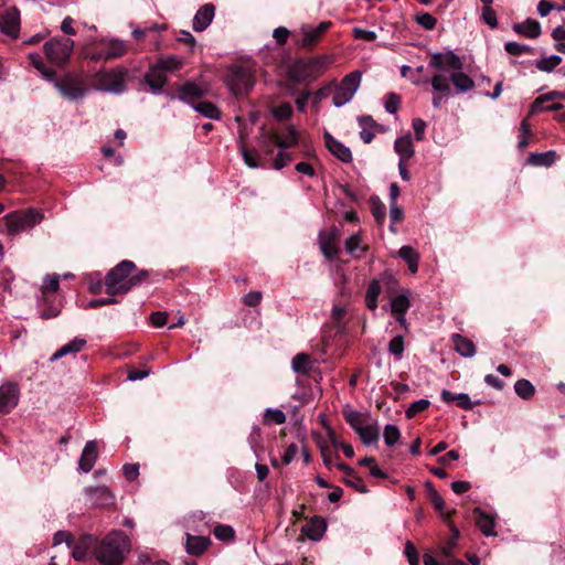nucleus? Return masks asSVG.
<instances>
[{"label":"nucleus","instance_id":"obj_55","mask_svg":"<svg viewBox=\"0 0 565 565\" xmlns=\"http://www.w3.org/2000/svg\"><path fill=\"white\" fill-rule=\"evenodd\" d=\"M429 406L428 399H418L409 405V407L406 409V417L413 418L418 413L425 411Z\"/></svg>","mask_w":565,"mask_h":565},{"label":"nucleus","instance_id":"obj_16","mask_svg":"<svg viewBox=\"0 0 565 565\" xmlns=\"http://www.w3.org/2000/svg\"><path fill=\"white\" fill-rule=\"evenodd\" d=\"M97 539L90 534L82 535L72 547V556L75 561H86L89 550L95 552Z\"/></svg>","mask_w":565,"mask_h":565},{"label":"nucleus","instance_id":"obj_6","mask_svg":"<svg viewBox=\"0 0 565 565\" xmlns=\"http://www.w3.org/2000/svg\"><path fill=\"white\" fill-rule=\"evenodd\" d=\"M43 217V214L35 209H29L24 212L9 213L4 217L7 232L10 235H17L29 231L40 224Z\"/></svg>","mask_w":565,"mask_h":565},{"label":"nucleus","instance_id":"obj_39","mask_svg":"<svg viewBox=\"0 0 565 565\" xmlns=\"http://www.w3.org/2000/svg\"><path fill=\"white\" fill-rule=\"evenodd\" d=\"M329 151L343 162L352 160V152L344 143H326Z\"/></svg>","mask_w":565,"mask_h":565},{"label":"nucleus","instance_id":"obj_8","mask_svg":"<svg viewBox=\"0 0 565 565\" xmlns=\"http://www.w3.org/2000/svg\"><path fill=\"white\" fill-rule=\"evenodd\" d=\"M362 81V73L353 71L347 74L334 87L332 104L335 107L344 106L350 103L358 92Z\"/></svg>","mask_w":565,"mask_h":565},{"label":"nucleus","instance_id":"obj_37","mask_svg":"<svg viewBox=\"0 0 565 565\" xmlns=\"http://www.w3.org/2000/svg\"><path fill=\"white\" fill-rule=\"evenodd\" d=\"M192 107L195 111L210 119H217L221 114L218 108L211 102H198Z\"/></svg>","mask_w":565,"mask_h":565},{"label":"nucleus","instance_id":"obj_28","mask_svg":"<svg viewBox=\"0 0 565 565\" xmlns=\"http://www.w3.org/2000/svg\"><path fill=\"white\" fill-rule=\"evenodd\" d=\"M210 543L207 537L186 534L185 550L190 555L200 556Z\"/></svg>","mask_w":565,"mask_h":565},{"label":"nucleus","instance_id":"obj_23","mask_svg":"<svg viewBox=\"0 0 565 565\" xmlns=\"http://www.w3.org/2000/svg\"><path fill=\"white\" fill-rule=\"evenodd\" d=\"M391 280V276L383 275L380 279H373L370 282L365 294V303L370 310L374 311L377 308V298L382 291V284L390 282Z\"/></svg>","mask_w":565,"mask_h":565},{"label":"nucleus","instance_id":"obj_12","mask_svg":"<svg viewBox=\"0 0 565 565\" xmlns=\"http://www.w3.org/2000/svg\"><path fill=\"white\" fill-rule=\"evenodd\" d=\"M84 492L87 501L94 507H110L115 502V495L105 486L86 487Z\"/></svg>","mask_w":565,"mask_h":565},{"label":"nucleus","instance_id":"obj_57","mask_svg":"<svg viewBox=\"0 0 565 565\" xmlns=\"http://www.w3.org/2000/svg\"><path fill=\"white\" fill-rule=\"evenodd\" d=\"M401 105V97L395 93H390L385 98V109L390 114H395Z\"/></svg>","mask_w":565,"mask_h":565},{"label":"nucleus","instance_id":"obj_38","mask_svg":"<svg viewBox=\"0 0 565 565\" xmlns=\"http://www.w3.org/2000/svg\"><path fill=\"white\" fill-rule=\"evenodd\" d=\"M391 312L392 313H406L411 307V300L408 298V291L394 297L391 300Z\"/></svg>","mask_w":565,"mask_h":565},{"label":"nucleus","instance_id":"obj_63","mask_svg":"<svg viewBox=\"0 0 565 565\" xmlns=\"http://www.w3.org/2000/svg\"><path fill=\"white\" fill-rule=\"evenodd\" d=\"M263 294L260 291H250L243 297L244 305L248 307H256L260 303Z\"/></svg>","mask_w":565,"mask_h":565},{"label":"nucleus","instance_id":"obj_17","mask_svg":"<svg viewBox=\"0 0 565 565\" xmlns=\"http://www.w3.org/2000/svg\"><path fill=\"white\" fill-rule=\"evenodd\" d=\"M215 15V7L212 3L202 6L195 13L192 28L195 32H202L209 28Z\"/></svg>","mask_w":565,"mask_h":565},{"label":"nucleus","instance_id":"obj_1","mask_svg":"<svg viewBox=\"0 0 565 565\" xmlns=\"http://www.w3.org/2000/svg\"><path fill=\"white\" fill-rule=\"evenodd\" d=\"M428 67L436 71L430 81L431 87L440 93L433 97L435 108L440 107L445 98L475 87L472 78L461 72L462 62L452 51L433 53Z\"/></svg>","mask_w":565,"mask_h":565},{"label":"nucleus","instance_id":"obj_36","mask_svg":"<svg viewBox=\"0 0 565 565\" xmlns=\"http://www.w3.org/2000/svg\"><path fill=\"white\" fill-rule=\"evenodd\" d=\"M29 60L32 66L35 67L45 79H54L55 72L44 64L43 58L39 53H30Z\"/></svg>","mask_w":565,"mask_h":565},{"label":"nucleus","instance_id":"obj_5","mask_svg":"<svg viewBox=\"0 0 565 565\" xmlns=\"http://www.w3.org/2000/svg\"><path fill=\"white\" fill-rule=\"evenodd\" d=\"M225 83L235 97L249 94L255 85V72L247 65H232L228 67Z\"/></svg>","mask_w":565,"mask_h":565},{"label":"nucleus","instance_id":"obj_51","mask_svg":"<svg viewBox=\"0 0 565 565\" xmlns=\"http://www.w3.org/2000/svg\"><path fill=\"white\" fill-rule=\"evenodd\" d=\"M388 351L391 354L395 355L398 360L402 358V354L404 352L403 335H396L390 341Z\"/></svg>","mask_w":565,"mask_h":565},{"label":"nucleus","instance_id":"obj_25","mask_svg":"<svg viewBox=\"0 0 565 565\" xmlns=\"http://www.w3.org/2000/svg\"><path fill=\"white\" fill-rule=\"evenodd\" d=\"M473 514L476 516V524H477L478 529L486 536H494L495 535V531H494L495 521H494V519L490 514H488L484 511H482L480 508H476L473 510Z\"/></svg>","mask_w":565,"mask_h":565},{"label":"nucleus","instance_id":"obj_60","mask_svg":"<svg viewBox=\"0 0 565 565\" xmlns=\"http://www.w3.org/2000/svg\"><path fill=\"white\" fill-rule=\"evenodd\" d=\"M149 277V271L146 270V269H137L135 267V270L132 271L131 274V279H130V286H131V289L139 286L140 284H142L143 281H146Z\"/></svg>","mask_w":565,"mask_h":565},{"label":"nucleus","instance_id":"obj_10","mask_svg":"<svg viewBox=\"0 0 565 565\" xmlns=\"http://www.w3.org/2000/svg\"><path fill=\"white\" fill-rule=\"evenodd\" d=\"M21 31V14L15 6L0 12V32L11 40H17Z\"/></svg>","mask_w":565,"mask_h":565},{"label":"nucleus","instance_id":"obj_41","mask_svg":"<svg viewBox=\"0 0 565 565\" xmlns=\"http://www.w3.org/2000/svg\"><path fill=\"white\" fill-rule=\"evenodd\" d=\"M344 417L347 423L352 427V429L358 434L362 427L365 426V420L363 415L358 411H347L344 413Z\"/></svg>","mask_w":565,"mask_h":565},{"label":"nucleus","instance_id":"obj_3","mask_svg":"<svg viewBox=\"0 0 565 565\" xmlns=\"http://www.w3.org/2000/svg\"><path fill=\"white\" fill-rule=\"evenodd\" d=\"M130 552V541L122 531H113L97 542L95 557L103 565H121Z\"/></svg>","mask_w":565,"mask_h":565},{"label":"nucleus","instance_id":"obj_43","mask_svg":"<svg viewBox=\"0 0 565 565\" xmlns=\"http://www.w3.org/2000/svg\"><path fill=\"white\" fill-rule=\"evenodd\" d=\"M562 63V57L559 55H551L548 57H543L536 61L535 65L537 70L542 72H552L556 66Z\"/></svg>","mask_w":565,"mask_h":565},{"label":"nucleus","instance_id":"obj_48","mask_svg":"<svg viewBox=\"0 0 565 565\" xmlns=\"http://www.w3.org/2000/svg\"><path fill=\"white\" fill-rule=\"evenodd\" d=\"M60 288V276L57 274H52L45 276L43 280L42 291L45 292H56Z\"/></svg>","mask_w":565,"mask_h":565},{"label":"nucleus","instance_id":"obj_29","mask_svg":"<svg viewBox=\"0 0 565 565\" xmlns=\"http://www.w3.org/2000/svg\"><path fill=\"white\" fill-rule=\"evenodd\" d=\"M513 30L520 35H524L529 39H536L541 34V24L536 20L527 19L522 23H515L513 25Z\"/></svg>","mask_w":565,"mask_h":565},{"label":"nucleus","instance_id":"obj_7","mask_svg":"<svg viewBox=\"0 0 565 565\" xmlns=\"http://www.w3.org/2000/svg\"><path fill=\"white\" fill-rule=\"evenodd\" d=\"M51 82L60 94L70 100H77L87 93L84 77L81 74L68 73L61 78L54 77Z\"/></svg>","mask_w":565,"mask_h":565},{"label":"nucleus","instance_id":"obj_64","mask_svg":"<svg viewBox=\"0 0 565 565\" xmlns=\"http://www.w3.org/2000/svg\"><path fill=\"white\" fill-rule=\"evenodd\" d=\"M177 41L189 45L191 51H193L196 45L195 38L189 31L184 30L179 32Z\"/></svg>","mask_w":565,"mask_h":565},{"label":"nucleus","instance_id":"obj_11","mask_svg":"<svg viewBox=\"0 0 565 565\" xmlns=\"http://www.w3.org/2000/svg\"><path fill=\"white\" fill-rule=\"evenodd\" d=\"M127 71L124 68H114L104 72L98 78V88L114 94H120L126 88Z\"/></svg>","mask_w":565,"mask_h":565},{"label":"nucleus","instance_id":"obj_62","mask_svg":"<svg viewBox=\"0 0 565 565\" xmlns=\"http://www.w3.org/2000/svg\"><path fill=\"white\" fill-rule=\"evenodd\" d=\"M398 256L406 263L413 262L414 259H419L418 253L412 246L408 245L402 246L399 248Z\"/></svg>","mask_w":565,"mask_h":565},{"label":"nucleus","instance_id":"obj_58","mask_svg":"<svg viewBox=\"0 0 565 565\" xmlns=\"http://www.w3.org/2000/svg\"><path fill=\"white\" fill-rule=\"evenodd\" d=\"M482 20L491 29H495L498 26L497 13L491 8V6H483V9H482Z\"/></svg>","mask_w":565,"mask_h":565},{"label":"nucleus","instance_id":"obj_22","mask_svg":"<svg viewBox=\"0 0 565 565\" xmlns=\"http://www.w3.org/2000/svg\"><path fill=\"white\" fill-rule=\"evenodd\" d=\"M143 79L154 94L160 93L167 83L166 73L156 64L150 66V68L146 72Z\"/></svg>","mask_w":565,"mask_h":565},{"label":"nucleus","instance_id":"obj_47","mask_svg":"<svg viewBox=\"0 0 565 565\" xmlns=\"http://www.w3.org/2000/svg\"><path fill=\"white\" fill-rule=\"evenodd\" d=\"M273 116L279 120L288 119L292 115V106L289 103H281L271 109Z\"/></svg>","mask_w":565,"mask_h":565},{"label":"nucleus","instance_id":"obj_20","mask_svg":"<svg viewBox=\"0 0 565 565\" xmlns=\"http://www.w3.org/2000/svg\"><path fill=\"white\" fill-rule=\"evenodd\" d=\"M339 238L338 228L333 227L328 234L320 235L319 244L323 256L327 259H333L339 253V247L335 245V241Z\"/></svg>","mask_w":565,"mask_h":565},{"label":"nucleus","instance_id":"obj_15","mask_svg":"<svg viewBox=\"0 0 565 565\" xmlns=\"http://www.w3.org/2000/svg\"><path fill=\"white\" fill-rule=\"evenodd\" d=\"M20 391L15 383L8 382L0 386V412L10 413L19 402Z\"/></svg>","mask_w":565,"mask_h":565},{"label":"nucleus","instance_id":"obj_34","mask_svg":"<svg viewBox=\"0 0 565 565\" xmlns=\"http://www.w3.org/2000/svg\"><path fill=\"white\" fill-rule=\"evenodd\" d=\"M154 64L166 73L181 70L183 61L177 55H164L159 57Z\"/></svg>","mask_w":565,"mask_h":565},{"label":"nucleus","instance_id":"obj_44","mask_svg":"<svg viewBox=\"0 0 565 565\" xmlns=\"http://www.w3.org/2000/svg\"><path fill=\"white\" fill-rule=\"evenodd\" d=\"M384 441L388 447L394 446L401 438V431L396 425L387 424L384 427Z\"/></svg>","mask_w":565,"mask_h":565},{"label":"nucleus","instance_id":"obj_42","mask_svg":"<svg viewBox=\"0 0 565 565\" xmlns=\"http://www.w3.org/2000/svg\"><path fill=\"white\" fill-rule=\"evenodd\" d=\"M358 435L367 446L373 445L379 440V430L375 425H365Z\"/></svg>","mask_w":565,"mask_h":565},{"label":"nucleus","instance_id":"obj_13","mask_svg":"<svg viewBox=\"0 0 565 565\" xmlns=\"http://www.w3.org/2000/svg\"><path fill=\"white\" fill-rule=\"evenodd\" d=\"M127 52V44L122 40L113 39L103 41L100 50L93 56L94 60H114L122 56Z\"/></svg>","mask_w":565,"mask_h":565},{"label":"nucleus","instance_id":"obj_9","mask_svg":"<svg viewBox=\"0 0 565 565\" xmlns=\"http://www.w3.org/2000/svg\"><path fill=\"white\" fill-rule=\"evenodd\" d=\"M74 41L70 38H52L44 44L46 58L56 66L65 65L73 53Z\"/></svg>","mask_w":565,"mask_h":565},{"label":"nucleus","instance_id":"obj_53","mask_svg":"<svg viewBox=\"0 0 565 565\" xmlns=\"http://www.w3.org/2000/svg\"><path fill=\"white\" fill-rule=\"evenodd\" d=\"M416 22L425 30H434L437 24V19L428 12L420 13L416 17Z\"/></svg>","mask_w":565,"mask_h":565},{"label":"nucleus","instance_id":"obj_4","mask_svg":"<svg viewBox=\"0 0 565 565\" xmlns=\"http://www.w3.org/2000/svg\"><path fill=\"white\" fill-rule=\"evenodd\" d=\"M134 270L135 263L127 259L111 268L105 276L106 292L109 296L128 294L131 290L130 279Z\"/></svg>","mask_w":565,"mask_h":565},{"label":"nucleus","instance_id":"obj_61","mask_svg":"<svg viewBox=\"0 0 565 565\" xmlns=\"http://www.w3.org/2000/svg\"><path fill=\"white\" fill-rule=\"evenodd\" d=\"M352 33H353L354 39L363 40V41H367V42H372V41L376 40V38H377V35L374 31L364 30L362 28H354L352 30Z\"/></svg>","mask_w":565,"mask_h":565},{"label":"nucleus","instance_id":"obj_54","mask_svg":"<svg viewBox=\"0 0 565 565\" xmlns=\"http://www.w3.org/2000/svg\"><path fill=\"white\" fill-rule=\"evenodd\" d=\"M361 237L359 234H353L345 239V249L347 252L354 256L358 250H364L361 246Z\"/></svg>","mask_w":565,"mask_h":565},{"label":"nucleus","instance_id":"obj_14","mask_svg":"<svg viewBox=\"0 0 565 565\" xmlns=\"http://www.w3.org/2000/svg\"><path fill=\"white\" fill-rule=\"evenodd\" d=\"M564 97L565 93L556 90L541 95L532 104L531 111L533 114L540 111H558L563 109V105L559 103H554V100Z\"/></svg>","mask_w":565,"mask_h":565},{"label":"nucleus","instance_id":"obj_40","mask_svg":"<svg viewBox=\"0 0 565 565\" xmlns=\"http://www.w3.org/2000/svg\"><path fill=\"white\" fill-rule=\"evenodd\" d=\"M514 391L519 397L522 399H529L531 398L534 393L535 388L533 384L525 379L518 380L514 384Z\"/></svg>","mask_w":565,"mask_h":565},{"label":"nucleus","instance_id":"obj_27","mask_svg":"<svg viewBox=\"0 0 565 565\" xmlns=\"http://www.w3.org/2000/svg\"><path fill=\"white\" fill-rule=\"evenodd\" d=\"M451 341L454 343V348L457 353H459L463 358H472L476 354V345L475 343L468 339L462 337L459 333H454L451 335Z\"/></svg>","mask_w":565,"mask_h":565},{"label":"nucleus","instance_id":"obj_21","mask_svg":"<svg viewBox=\"0 0 565 565\" xmlns=\"http://www.w3.org/2000/svg\"><path fill=\"white\" fill-rule=\"evenodd\" d=\"M332 22L322 21L317 26H308L302 29V46H311L316 44L320 38L331 28Z\"/></svg>","mask_w":565,"mask_h":565},{"label":"nucleus","instance_id":"obj_26","mask_svg":"<svg viewBox=\"0 0 565 565\" xmlns=\"http://www.w3.org/2000/svg\"><path fill=\"white\" fill-rule=\"evenodd\" d=\"M327 524L322 518H312L303 527L302 533L312 541H318L326 532Z\"/></svg>","mask_w":565,"mask_h":565},{"label":"nucleus","instance_id":"obj_33","mask_svg":"<svg viewBox=\"0 0 565 565\" xmlns=\"http://www.w3.org/2000/svg\"><path fill=\"white\" fill-rule=\"evenodd\" d=\"M557 154L554 150L546 152H533L529 156L527 162L532 166L550 167L555 162Z\"/></svg>","mask_w":565,"mask_h":565},{"label":"nucleus","instance_id":"obj_56","mask_svg":"<svg viewBox=\"0 0 565 565\" xmlns=\"http://www.w3.org/2000/svg\"><path fill=\"white\" fill-rule=\"evenodd\" d=\"M372 214L376 222L382 224L386 216V207L380 200H372Z\"/></svg>","mask_w":565,"mask_h":565},{"label":"nucleus","instance_id":"obj_32","mask_svg":"<svg viewBox=\"0 0 565 565\" xmlns=\"http://www.w3.org/2000/svg\"><path fill=\"white\" fill-rule=\"evenodd\" d=\"M291 367L295 373L308 375L312 369V361L307 353H298L292 358Z\"/></svg>","mask_w":565,"mask_h":565},{"label":"nucleus","instance_id":"obj_35","mask_svg":"<svg viewBox=\"0 0 565 565\" xmlns=\"http://www.w3.org/2000/svg\"><path fill=\"white\" fill-rule=\"evenodd\" d=\"M450 530H451V536L438 551L439 555H441L443 557H445L447 559H450L454 557V548L456 547L457 541L460 536L459 530L454 524L450 525Z\"/></svg>","mask_w":565,"mask_h":565},{"label":"nucleus","instance_id":"obj_52","mask_svg":"<svg viewBox=\"0 0 565 565\" xmlns=\"http://www.w3.org/2000/svg\"><path fill=\"white\" fill-rule=\"evenodd\" d=\"M216 539L221 541H231L234 537V530L230 525L220 524L213 531Z\"/></svg>","mask_w":565,"mask_h":565},{"label":"nucleus","instance_id":"obj_49","mask_svg":"<svg viewBox=\"0 0 565 565\" xmlns=\"http://www.w3.org/2000/svg\"><path fill=\"white\" fill-rule=\"evenodd\" d=\"M394 148L399 156V162H406L415 152L413 143H394Z\"/></svg>","mask_w":565,"mask_h":565},{"label":"nucleus","instance_id":"obj_31","mask_svg":"<svg viewBox=\"0 0 565 565\" xmlns=\"http://www.w3.org/2000/svg\"><path fill=\"white\" fill-rule=\"evenodd\" d=\"M430 503L434 505L436 511L444 516L446 520L450 518V514L446 511L445 502L438 491L434 488L431 482L425 484Z\"/></svg>","mask_w":565,"mask_h":565},{"label":"nucleus","instance_id":"obj_46","mask_svg":"<svg viewBox=\"0 0 565 565\" xmlns=\"http://www.w3.org/2000/svg\"><path fill=\"white\" fill-rule=\"evenodd\" d=\"M343 481L355 489L360 493H367L369 489L364 484V481L361 477L356 476L355 472H352V475H348Z\"/></svg>","mask_w":565,"mask_h":565},{"label":"nucleus","instance_id":"obj_59","mask_svg":"<svg viewBox=\"0 0 565 565\" xmlns=\"http://www.w3.org/2000/svg\"><path fill=\"white\" fill-rule=\"evenodd\" d=\"M404 554L407 557L409 565H419L418 553L415 545L412 542H406Z\"/></svg>","mask_w":565,"mask_h":565},{"label":"nucleus","instance_id":"obj_2","mask_svg":"<svg viewBox=\"0 0 565 565\" xmlns=\"http://www.w3.org/2000/svg\"><path fill=\"white\" fill-rule=\"evenodd\" d=\"M262 149L250 150L241 143V153L245 163L250 168L268 167L273 164L276 170H280L292 160L288 149L291 143H259Z\"/></svg>","mask_w":565,"mask_h":565},{"label":"nucleus","instance_id":"obj_45","mask_svg":"<svg viewBox=\"0 0 565 565\" xmlns=\"http://www.w3.org/2000/svg\"><path fill=\"white\" fill-rule=\"evenodd\" d=\"M504 50L507 53H509L510 55H522V54H532L533 53V47L529 46V45H525V44H520L518 42H507L504 44Z\"/></svg>","mask_w":565,"mask_h":565},{"label":"nucleus","instance_id":"obj_30","mask_svg":"<svg viewBox=\"0 0 565 565\" xmlns=\"http://www.w3.org/2000/svg\"><path fill=\"white\" fill-rule=\"evenodd\" d=\"M86 345V340L82 338H74L68 343L61 347L52 356L51 361L54 362L67 354H74L83 350V348Z\"/></svg>","mask_w":565,"mask_h":565},{"label":"nucleus","instance_id":"obj_19","mask_svg":"<svg viewBox=\"0 0 565 565\" xmlns=\"http://www.w3.org/2000/svg\"><path fill=\"white\" fill-rule=\"evenodd\" d=\"M360 137L363 141H371L377 134L384 132L386 127L374 121L371 116L359 117Z\"/></svg>","mask_w":565,"mask_h":565},{"label":"nucleus","instance_id":"obj_18","mask_svg":"<svg viewBox=\"0 0 565 565\" xmlns=\"http://www.w3.org/2000/svg\"><path fill=\"white\" fill-rule=\"evenodd\" d=\"M206 93V88L200 84L189 81L178 88V96L181 100L189 103L193 106L196 100L202 98Z\"/></svg>","mask_w":565,"mask_h":565},{"label":"nucleus","instance_id":"obj_50","mask_svg":"<svg viewBox=\"0 0 565 565\" xmlns=\"http://www.w3.org/2000/svg\"><path fill=\"white\" fill-rule=\"evenodd\" d=\"M390 218H391V225L390 230L393 233H396L395 224L401 222L404 218V212L403 210L397 205V203L390 204Z\"/></svg>","mask_w":565,"mask_h":565},{"label":"nucleus","instance_id":"obj_24","mask_svg":"<svg viewBox=\"0 0 565 565\" xmlns=\"http://www.w3.org/2000/svg\"><path fill=\"white\" fill-rule=\"evenodd\" d=\"M97 457H98V452H97L96 441L95 440L87 441L82 451V456L79 458L78 469L86 473L89 472L93 469V467L97 460Z\"/></svg>","mask_w":565,"mask_h":565}]
</instances>
